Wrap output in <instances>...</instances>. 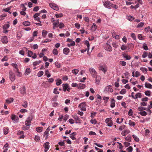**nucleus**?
Returning a JSON list of instances; mask_svg holds the SVG:
<instances>
[{"instance_id":"nucleus-1","label":"nucleus","mask_w":152,"mask_h":152,"mask_svg":"<svg viewBox=\"0 0 152 152\" xmlns=\"http://www.w3.org/2000/svg\"><path fill=\"white\" fill-rule=\"evenodd\" d=\"M9 77L10 80L12 81H14L15 79V74L13 72L10 70L9 72Z\"/></svg>"},{"instance_id":"nucleus-2","label":"nucleus","mask_w":152,"mask_h":152,"mask_svg":"<svg viewBox=\"0 0 152 152\" xmlns=\"http://www.w3.org/2000/svg\"><path fill=\"white\" fill-rule=\"evenodd\" d=\"M89 72L93 77H95L97 75V73L94 68H91L89 69Z\"/></svg>"},{"instance_id":"nucleus-3","label":"nucleus","mask_w":152,"mask_h":152,"mask_svg":"<svg viewBox=\"0 0 152 152\" xmlns=\"http://www.w3.org/2000/svg\"><path fill=\"white\" fill-rule=\"evenodd\" d=\"M104 5L105 7L108 8H110L111 6L113 7V4H112L109 1H104Z\"/></svg>"},{"instance_id":"nucleus-4","label":"nucleus","mask_w":152,"mask_h":152,"mask_svg":"<svg viewBox=\"0 0 152 152\" xmlns=\"http://www.w3.org/2000/svg\"><path fill=\"white\" fill-rule=\"evenodd\" d=\"M99 70L102 71L105 74L107 70V67L105 66H100L99 67Z\"/></svg>"},{"instance_id":"nucleus-5","label":"nucleus","mask_w":152,"mask_h":152,"mask_svg":"<svg viewBox=\"0 0 152 152\" xmlns=\"http://www.w3.org/2000/svg\"><path fill=\"white\" fill-rule=\"evenodd\" d=\"M86 106V104L85 102H83L80 104L78 107L81 109V110L82 111H85L86 110V108L85 107Z\"/></svg>"},{"instance_id":"nucleus-6","label":"nucleus","mask_w":152,"mask_h":152,"mask_svg":"<svg viewBox=\"0 0 152 152\" xmlns=\"http://www.w3.org/2000/svg\"><path fill=\"white\" fill-rule=\"evenodd\" d=\"M49 5L50 7L54 10L56 11L59 10V8L56 4L54 3H50Z\"/></svg>"},{"instance_id":"nucleus-7","label":"nucleus","mask_w":152,"mask_h":152,"mask_svg":"<svg viewBox=\"0 0 152 152\" xmlns=\"http://www.w3.org/2000/svg\"><path fill=\"white\" fill-rule=\"evenodd\" d=\"M105 49L108 51L110 52L112 51V48L111 46L107 43H106L104 46Z\"/></svg>"},{"instance_id":"nucleus-8","label":"nucleus","mask_w":152,"mask_h":152,"mask_svg":"<svg viewBox=\"0 0 152 152\" xmlns=\"http://www.w3.org/2000/svg\"><path fill=\"white\" fill-rule=\"evenodd\" d=\"M105 122L107 124V126H112L113 124V122L111 120V118H107L105 120Z\"/></svg>"},{"instance_id":"nucleus-9","label":"nucleus","mask_w":152,"mask_h":152,"mask_svg":"<svg viewBox=\"0 0 152 152\" xmlns=\"http://www.w3.org/2000/svg\"><path fill=\"white\" fill-rule=\"evenodd\" d=\"M11 118L14 123L18 122V117L14 115H12Z\"/></svg>"},{"instance_id":"nucleus-10","label":"nucleus","mask_w":152,"mask_h":152,"mask_svg":"<svg viewBox=\"0 0 152 152\" xmlns=\"http://www.w3.org/2000/svg\"><path fill=\"white\" fill-rule=\"evenodd\" d=\"M31 120L32 119L30 118V117H28L25 122V125L29 126L31 125Z\"/></svg>"},{"instance_id":"nucleus-11","label":"nucleus","mask_w":152,"mask_h":152,"mask_svg":"<svg viewBox=\"0 0 152 152\" xmlns=\"http://www.w3.org/2000/svg\"><path fill=\"white\" fill-rule=\"evenodd\" d=\"M1 41L3 43L7 44L8 41L7 37L6 36L2 37L1 38Z\"/></svg>"},{"instance_id":"nucleus-12","label":"nucleus","mask_w":152,"mask_h":152,"mask_svg":"<svg viewBox=\"0 0 152 152\" xmlns=\"http://www.w3.org/2000/svg\"><path fill=\"white\" fill-rule=\"evenodd\" d=\"M72 117L75 119L76 121V123H80L81 121L80 120V118L77 116V115H72Z\"/></svg>"},{"instance_id":"nucleus-13","label":"nucleus","mask_w":152,"mask_h":152,"mask_svg":"<svg viewBox=\"0 0 152 152\" xmlns=\"http://www.w3.org/2000/svg\"><path fill=\"white\" fill-rule=\"evenodd\" d=\"M63 90L64 91L67 90V91H69L70 88H68L69 86L67 84H63Z\"/></svg>"},{"instance_id":"nucleus-14","label":"nucleus","mask_w":152,"mask_h":152,"mask_svg":"<svg viewBox=\"0 0 152 152\" xmlns=\"http://www.w3.org/2000/svg\"><path fill=\"white\" fill-rule=\"evenodd\" d=\"M94 77L95 78L96 83L97 84H99V83L101 80L100 76L97 75L96 77Z\"/></svg>"},{"instance_id":"nucleus-15","label":"nucleus","mask_w":152,"mask_h":152,"mask_svg":"<svg viewBox=\"0 0 152 152\" xmlns=\"http://www.w3.org/2000/svg\"><path fill=\"white\" fill-rule=\"evenodd\" d=\"M105 90L108 92H112L113 91V90L112 89V87L110 86H107L105 88Z\"/></svg>"},{"instance_id":"nucleus-16","label":"nucleus","mask_w":152,"mask_h":152,"mask_svg":"<svg viewBox=\"0 0 152 152\" xmlns=\"http://www.w3.org/2000/svg\"><path fill=\"white\" fill-rule=\"evenodd\" d=\"M130 132V131L128 129L125 130L123 131L121 134L123 136H125L126 135L128 134Z\"/></svg>"},{"instance_id":"nucleus-17","label":"nucleus","mask_w":152,"mask_h":152,"mask_svg":"<svg viewBox=\"0 0 152 152\" xmlns=\"http://www.w3.org/2000/svg\"><path fill=\"white\" fill-rule=\"evenodd\" d=\"M112 36L113 38L116 39H118L120 38L119 36L117 35L115 32L114 31L112 32Z\"/></svg>"},{"instance_id":"nucleus-18","label":"nucleus","mask_w":152,"mask_h":152,"mask_svg":"<svg viewBox=\"0 0 152 152\" xmlns=\"http://www.w3.org/2000/svg\"><path fill=\"white\" fill-rule=\"evenodd\" d=\"M69 49L67 48H65L63 49V53L64 54L67 55L69 52Z\"/></svg>"},{"instance_id":"nucleus-19","label":"nucleus","mask_w":152,"mask_h":152,"mask_svg":"<svg viewBox=\"0 0 152 152\" xmlns=\"http://www.w3.org/2000/svg\"><path fill=\"white\" fill-rule=\"evenodd\" d=\"M115 100L114 99H111V104H110V107L112 108L114 107L115 105Z\"/></svg>"},{"instance_id":"nucleus-20","label":"nucleus","mask_w":152,"mask_h":152,"mask_svg":"<svg viewBox=\"0 0 152 152\" xmlns=\"http://www.w3.org/2000/svg\"><path fill=\"white\" fill-rule=\"evenodd\" d=\"M123 56L126 60H129L131 58V57L129 55H128L125 53H123Z\"/></svg>"},{"instance_id":"nucleus-21","label":"nucleus","mask_w":152,"mask_h":152,"mask_svg":"<svg viewBox=\"0 0 152 152\" xmlns=\"http://www.w3.org/2000/svg\"><path fill=\"white\" fill-rule=\"evenodd\" d=\"M49 144V143L48 142H46L44 144V147L45 149L48 150L50 147Z\"/></svg>"},{"instance_id":"nucleus-22","label":"nucleus","mask_w":152,"mask_h":152,"mask_svg":"<svg viewBox=\"0 0 152 152\" xmlns=\"http://www.w3.org/2000/svg\"><path fill=\"white\" fill-rule=\"evenodd\" d=\"M85 85L83 83H80L79 84L78 88L79 89H83L85 88Z\"/></svg>"},{"instance_id":"nucleus-23","label":"nucleus","mask_w":152,"mask_h":152,"mask_svg":"<svg viewBox=\"0 0 152 152\" xmlns=\"http://www.w3.org/2000/svg\"><path fill=\"white\" fill-rule=\"evenodd\" d=\"M14 99L12 98H10L6 100V102L8 104H10L13 101Z\"/></svg>"},{"instance_id":"nucleus-24","label":"nucleus","mask_w":152,"mask_h":152,"mask_svg":"<svg viewBox=\"0 0 152 152\" xmlns=\"http://www.w3.org/2000/svg\"><path fill=\"white\" fill-rule=\"evenodd\" d=\"M76 135V132H73L72 133H71L70 134V137L71 138V139L73 140H75L76 139V138L75 137V136Z\"/></svg>"},{"instance_id":"nucleus-25","label":"nucleus","mask_w":152,"mask_h":152,"mask_svg":"<svg viewBox=\"0 0 152 152\" xmlns=\"http://www.w3.org/2000/svg\"><path fill=\"white\" fill-rule=\"evenodd\" d=\"M41 62V61L40 60L34 61L33 63V65L34 66H35L37 65H39Z\"/></svg>"},{"instance_id":"nucleus-26","label":"nucleus","mask_w":152,"mask_h":152,"mask_svg":"<svg viewBox=\"0 0 152 152\" xmlns=\"http://www.w3.org/2000/svg\"><path fill=\"white\" fill-rule=\"evenodd\" d=\"M31 72V70L29 68H27L25 70V74L27 75H28Z\"/></svg>"},{"instance_id":"nucleus-27","label":"nucleus","mask_w":152,"mask_h":152,"mask_svg":"<svg viewBox=\"0 0 152 152\" xmlns=\"http://www.w3.org/2000/svg\"><path fill=\"white\" fill-rule=\"evenodd\" d=\"M135 96L134 99H137L138 98H141L142 97L141 94L140 93H137Z\"/></svg>"},{"instance_id":"nucleus-28","label":"nucleus","mask_w":152,"mask_h":152,"mask_svg":"<svg viewBox=\"0 0 152 152\" xmlns=\"http://www.w3.org/2000/svg\"><path fill=\"white\" fill-rule=\"evenodd\" d=\"M145 87L147 88H152L151 85L149 83H145Z\"/></svg>"},{"instance_id":"nucleus-29","label":"nucleus","mask_w":152,"mask_h":152,"mask_svg":"<svg viewBox=\"0 0 152 152\" xmlns=\"http://www.w3.org/2000/svg\"><path fill=\"white\" fill-rule=\"evenodd\" d=\"M20 91V93L21 94H24L26 93V88L25 87L23 86L22 88L21 89Z\"/></svg>"},{"instance_id":"nucleus-30","label":"nucleus","mask_w":152,"mask_h":152,"mask_svg":"<svg viewBox=\"0 0 152 152\" xmlns=\"http://www.w3.org/2000/svg\"><path fill=\"white\" fill-rule=\"evenodd\" d=\"M59 23V21L58 20H57V21L56 22H54L53 23V29H54L56 27H57V25Z\"/></svg>"},{"instance_id":"nucleus-31","label":"nucleus","mask_w":152,"mask_h":152,"mask_svg":"<svg viewBox=\"0 0 152 152\" xmlns=\"http://www.w3.org/2000/svg\"><path fill=\"white\" fill-rule=\"evenodd\" d=\"M75 42L74 41H72L70 42V43L68 44L67 46L69 47L71 46H73L75 45Z\"/></svg>"},{"instance_id":"nucleus-32","label":"nucleus","mask_w":152,"mask_h":152,"mask_svg":"<svg viewBox=\"0 0 152 152\" xmlns=\"http://www.w3.org/2000/svg\"><path fill=\"white\" fill-rule=\"evenodd\" d=\"M56 84L57 86H59L61 83V81L60 79H58L56 80Z\"/></svg>"},{"instance_id":"nucleus-33","label":"nucleus","mask_w":152,"mask_h":152,"mask_svg":"<svg viewBox=\"0 0 152 152\" xmlns=\"http://www.w3.org/2000/svg\"><path fill=\"white\" fill-rule=\"evenodd\" d=\"M11 65L14 68H15L16 69L17 72H18V71H19V69L17 67L18 65L17 64L12 63L11 64Z\"/></svg>"},{"instance_id":"nucleus-34","label":"nucleus","mask_w":152,"mask_h":152,"mask_svg":"<svg viewBox=\"0 0 152 152\" xmlns=\"http://www.w3.org/2000/svg\"><path fill=\"white\" fill-rule=\"evenodd\" d=\"M132 136L135 141L138 142L139 141V138L136 135H133Z\"/></svg>"},{"instance_id":"nucleus-35","label":"nucleus","mask_w":152,"mask_h":152,"mask_svg":"<svg viewBox=\"0 0 152 152\" xmlns=\"http://www.w3.org/2000/svg\"><path fill=\"white\" fill-rule=\"evenodd\" d=\"M22 106L26 108L28 107V103L26 101H24L22 105Z\"/></svg>"},{"instance_id":"nucleus-36","label":"nucleus","mask_w":152,"mask_h":152,"mask_svg":"<svg viewBox=\"0 0 152 152\" xmlns=\"http://www.w3.org/2000/svg\"><path fill=\"white\" fill-rule=\"evenodd\" d=\"M23 24L26 26H28L30 25V23L28 21H25L23 23Z\"/></svg>"},{"instance_id":"nucleus-37","label":"nucleus","mask_w":152,"mask_h":152,"mask_svg":"<svg viewBox=\"0 0 152 152\" xmlns=\"http://www.w3.org/2000/svg\"><path fill=\"white\" fill-rule=\"evenodd\" d=\"M144 23L142 22H141L138 24L137 26V28H139L142 27L144 25Z\"/></svg>"},{"instance_id":"nucleus-38","label":"nucleus","mask_w":152,"mask_h":152,"mask_svg":"<svg viewBox=\"0 0 152 152\" xmlns=\"http://www.w3.org/2000/svg\"><path fill=\"white\" fill-rule=\"evenodd\" d=\"M131 139L132 137L130 136H128L125 138V140L129 142H130L131 141Z\"/></svg>"},{"instance_id":"nucleus-39","label":"nucleus","mask_w":152,"mask_h":152,"mask_svg":"<svg viewBox=\"0 0 152 152\" xmlns=\"http://www.w3.org/2000/svg\"><path fill=\"white\" fill-rule=\"evenodd\" d=\"M129 124L130 126H134L135 125V123L134 122H133L131 120L129 121Z\"/></svg>"},{"instance_id":"nucleus-40","label":"nucleus","mask_w":152,"mask_h":152,"mask_svg":"<svg viewBox=\"0 0 152 152\" xmlns=\"http://www.w3.org/2000/svg\"><path fill=\"white\" fill-rule=\"evenodd\" d=\"M140 114L141 115L143 116H145L147 114V113L145 111H141L140 113Z\"/></svg>"},{"instance_id":"nucleus-41","label":"nucleus","mask_w":152,"mask_h":152,"mask_svg":"<svg viewBox=\"0 0 152 152\" xmlns=\"http://www.w3.org/2000/svg\"><path fill=\"white\" fill-rule=\"evenodd\" d=\"M44 72L42 71H40L39 72L37 73V76L39 77H41L43 74Z\"/></svg>"},{"instance_id":"nucleus-42","label":"nucleus","mask_w":152,"mask_h":152,"mask_svg":"<svg viewBox=\"0 0 152 152\" xmlns=\"http://www.w3.org/2000/svg\"><path fill=\"white\" fill-rule=\"evenodd\" d=\"M29 128V126H28L24 125L22 127L23 130H28Z\"/></svg>"},{"instance_id":"nucleus-43","label":"nucleus","mask_w":152,"mask_h":152,"mask_svg":"<svg viewBox=\"0 0 152 152\" xmlns=\"http://www.w3.org/2000/svg\"><path fill=\"white\" fill-rule=\"evenodd\" d=\"M85 44L86 45L87 48V50L88 51L89 50V43L88 41H86L85 42Z\"/></svg>"},{"instance_id":"nucleus-44","label":"nucleus","mask_w":152,"mask_h":152,"mask_svg":"<svg viewBox=\"0 0 152 152\" xmlns=\"http://www.w3.org/2000/svg\"><path fill=\"white\" fill-rule=\"evenodd\" d=\"M109 99V97L108 96H103V99L106 102H107L108 101Z\"/></svg>"},{"instance_id":"nucleus-45","label":"nucleus","mask_w":152,"mask_h":152,"mask_svg":"<svg viewBox=\"0 0 152 152\" xmlns=\"http://www.w3.org/2000/svg\"><path fill=\"white\" fill-rule=\"evenodd\" d=\"M53 53L55 55H57L58 53L57 50L56 49H54L53 51Z\"/></svg>"},{"instance_id":"nucleus-46","label":"nucleus","mask_w":152,"mask_h":152,"mask_svg":"<svg viewBox=\"0 0 152 152\" xmlns=\"http://www.w3.org/2000/svg\"><path fill=\"white\" fill-rule=\"evenodd\" d=\"M97 28V26L95 24L93 23V25L92 26V29L93 31H95L96 30Z\"/></svg>"},{"instance_id":"nucleus-47","label":"nucleus","mask_w":152,"mask_h":152,"mask_svg":"<svg viewBox=\"0 0 152 152\" xmlns=\"http://www.w3.org/2000/svg\"><path fill=\"white\" fill-rule=\"evenodd\" d=\"M121 49L123 50H124L126 49H127V47L124 45H122L121 46Z\"/></svg>"},{"instance_id":"nucleus-48","label":"nucleus","mask_w":152,"mask_h":152,"mask_svg":"<svg viewBox=\"0 0 152 152\" xmlns=\"http://www.w3.org/2000/svg\"><path fill=\"white\" fill-rule=\"evenodd\" d=\"M47 33H48V32L47 31H45V30H43L42 32V36L44 37H46V35L47 34Z\"/></svg>"},{"instance_id":"nucleus-49","label":"nucleus","mask_w":152,"mask_h":152,"mask_svg":"<svg viewBox=\"0 0 152 152\" xmlns=\"http://www.w3.org/2000/svg\"><path fill=\"white\" fill-rule=\"evenodd\" d=\"M140 69L143 72H144L145 71L146 72H147L148 70L147 69L145 68L142 67L140 68Z\"/></svg>"},{"instance_id":"nucleus-50","label":"nucleus","mask_w":152,"mask_h":152,"mask_svg":"<svg viewBox=\"0 0 152 152\" xmlns=\"http://www.w3.org/2000/svg\"><path fill=\"white\" fill-rule=\"evenodd\" d=\"M79 70L78 69H74L72 71V73L75 75H77L78 72Z\"/></svg>"},{"instance_id":"nucleus-51","label":"nucleus","mask_w":152,"mask_h":152,"mask_svg":"<svg viewBox=\"0 0 152 152\" xmlns=\"http://www.w3.org/2000/svg\"><path fill=\"white\" fill-rule=\"evenodd\" d=\"M42 130V127H38L36 128L37 131L38 132H41Z\"/></svg>"},{"instance_id":"nucleus-52","label":"nucleus","mask_w":152,"mask_h":152,"mask_svg":"<svg viewBox=\"0 0 152 152\" xmlns=\"http://www.w3.org/2000/svg\"><path fill=\"white\" fill-rule=\"evenodd\" d=\"M44 136L45 137V138L47 139L48 136V132L47 131H45L44 133Z\"/></svg>"},{"instance_id":"nucleus-53","label":"nucleus","mask_w":152,"mask_h":152,"mask_svg":"<svg viewBox=\"0 0 152 152\" xmlns=\"http://www.w3.org/2000/svg\"><path fill=\"white\" fill-rule=\"evenodd\" d=\"M59 28H61L64 27V24L62 22H61L58 25Z\"/></svg>"},{"instance_id":"nucleus-54","label":"nucleus","mask_w":152,"mask_h":152,"mask_svg":"<svg viewBox=\"0 0 152 152\" xmlns=\"http://www.w3.org/2000/svg\"><path fill=\"white\" fill-rule=\"evenodd\" d=\"M56 16L57 18H58L59 17H61L63 16V15L62 13H61L58 14H56L55 15Z\"/></svg>"},{"instance_id":"nucleus-55","label":"nucleus","mask_w":152,"mask_h":152,"mask_svg":"<svg viewBox=\"0 0 152 152\" xmlns=\"http://www.w3.org/2000/svg\"><path fill=\"white\" fill-rule=\"evenodd\" d=\"M132 150L133 148L131 146H130L127 148V150L128 151V152H132Z\"/></svg>"},{"instance_id":"nucleus-56","label":"nucleus","mask_w":152,"mask_h":152,"mask_svg":"<svg viewBox=\"0 0 152 152\" xmlns=\"http://www.w3.org/2000/svg\"><path fill=\"white\" fill-rule=\"evenodd\" d=\"M120 64L121 65L125 66L126 65V63L124 61H120Z\"/></svg>"},{"instance_id":"nucleus-57","label":"nucleus","mask_w":152,"mask_h":152,"mask_svg":"<svg viewBox=\"0 0 152 152\" xmlns=\"http://www.w3.org/2000/svg\"><path fill=\"white\" fill-rule=\"evenodd\" d=\"M9 24H7L6 25H5L3 27V28L4 30L6 29H7L9 27Z\"/></svg>"},{"instance_id":"nucleus-58","label":"nucleus","mask_w":152,"mask_h":152,"mask_svg":"<svg viewBox=\"0 0 152 152\" xmlns=\"http://www.w3.org/2000/svg\"><path fill=\"white\" fill-rule=\"evenodd\" d=\"M126 92V91L125 89H123L121 90L120 92V94H124Z\"/></svg>"},{"instance_id":"nucleus-59","label":"nucleus","mask_w":152,"mask_h":152,"mask_svg":"<svg viewBox=\"0 0 152 152\" xmlns=\"http://www.w3.org/2000/svg\"><path fill=\"white\" fill-rule=\"evenodd\" d=\"M151 94V92L149 91H146L145 92V94L147 96H150Z\"/></svg>"},{"instance_id":"nucleus-60","label":"nucleus","mask_w":152,"mask_h":152,"mask_svg":"<svg viewBox=\"0 0 152 152\" xmlns=\"http://www.w3.org/2000/svg\"><path fill=\"white\" fill-rule=\"evenodd\" d=\"M133 114V112L132 110L130 109L129 110L128 114L129 116H132Z\"/></svg>"},{"instance_id":"nucleus-61","label":"nucleus","mask_w":152,"mask_h":152,"mask_svg":"<svg viewBox=\"0 0 152 152\" xmlns=\"http://www.w3.org/2000/svg\"><path fill=\"white\" fill-rule=\"evenodd\" d=\"M34 140L36 142L39 141L40 140V137L37 135H36L35 137Z\"/></svg>"},{"instance_id":"nucleus-62","label":"nucleus","mask_w":152,"mask_h":152,"mask_svg":"<svg viewBox=\"0 0 152 152\" xmlns=\"http://www.w3.org/2000/svg\"><path fill=\"white\" fill-rule=\"evenodd\" d=\"M134 18L131 16H129L128 17V20L130 21H132L134 19Z\"/></svg>"},{"instance_id":"nucleus-63","label":"nucleus","mask_w":152,"mask_h":152,"mask_svg":"<svg viewBox=\"0 0 152 152\" xmlns=\"http://www.w3.org/2000/svg\"><path fill=\"white\" fill-rule=\"evenodd\" d=\"M53 93L55 94H58L59 92L57 90V89L55 88L54 89Z\"/></svg>"},{"instance_id":"nucleus-64","label":"nucleus","mask_w":152,"mask_h":152,"mask_svg":"<svg viewBox=\"0 0 152 152\" xmlns=\"http://www.w3.org/2000/svg\"><path fill=\"white\" fill-rule=\"evenodd\" d=\"M69 115H65L63 119L65 121H66L69 118Z\"/></svg>"}]
</instances>
